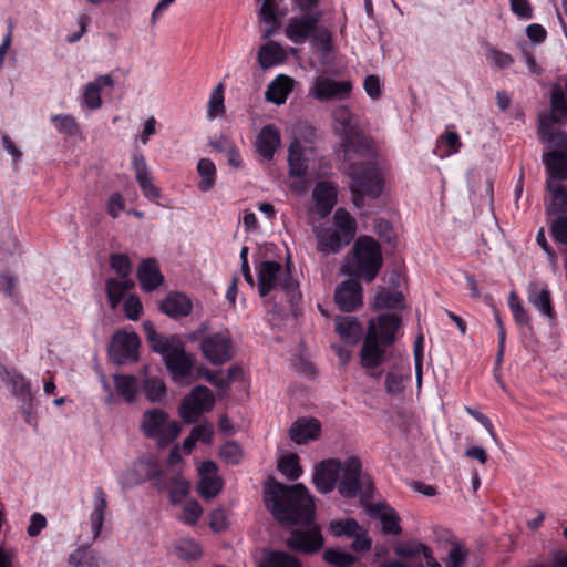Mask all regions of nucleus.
<instances>
[{
	"label": "nucleus",
	"mask_w": 567,
	"mask_h": 567,
	"mask_svg": "<svg viewBox=\"0 0 567 567\" xmlns=\"http://www.w3.org/2000/svg\"><path fill=\"white\" fill-rule=\"evenodd\" d=\"M543 162L548 175L547 181L567 179V156L558 151L544 153Z\"/></svg>",
	"instance_id": "obj_30"
},
{
	"label": "nucleus",
	"mask_w": 567,
	"mask_h": 567,
	"mask_svg": "<svg viewBox=\"0 0 567 567\" xmlns=\"http://www.w3.org/2000/svg\"><path fill=\"white\" fill-rule=\"evenodd\" d=\"M100 558L89 547H80L69 556V564L74 567H97Z\"/></svg>",
	"instance_id": "obj_45"
},
{
	"label": "nucleus",
	"mask_w": 567,
	"mask_h": 567,
	"mask_svg": "<svg viewBox=\"0 0 567 567\" xmlns=\"http://www.w3.org/2000/svg\"><path fill=\"white\" fill-rule=\"evenodd\" d=\"M219 455L228 464L237 465L240 463L243 452L238 443L228 441L221 446Z\"/></svg>",
	"instance_id": "obj_57"
},
{
	"label": "nucleus",
	"mask_w": 567,
	"mask_h": 567,
	"mask_svg": "<svg viewBox=\"0 0 567 567\" xmlns=\"http://www.w3.org/2000/svg\"><path fill=\"white\" fill-rule=\"evenodd\" d=\"M546 188L551 195L548 213H567V185L546 181Z\"/></svg>",
	"instance_id": "obj_40"
},
{
	"label": "nucleus",
	"mask_w": 567,
	"mask_h": 567,
	"mask_svg": "<svg viewBox=\"0 0 567 567\" xmlns=\"http://www.w3.org/2000/svg\"><path fill=\"white\" fill-rule=\"evenodd\" d=\"M566 91L559 85L554 84L550 90L551 118L555 123H561L567 120V97Z\"/></svg>",
	"instance_id": "obj_38"
},
{
	"label": "nucleus",
	"mask_w": 567,
	"mask_h": 567,
	"mask_svg": "<svg viewBox=\"0 0 567 567\" xmlns=\"http://www.w3.org/2000/svg\"><path fill=\"white\" fill-rule=\"evenodd\" d=\"M341 466L338 458L323 460L316 465L312 482L320 494H329L337 487Z\"/></svg>",
	"instance_id": "obj_14"
},
{
	"label": "nucleus",
	"mask_w": 567,
	"mask_h": 567,
	"mask_svg": "<svg viewBox=\"0 0 567 567\" xmlns=\"http://www.w3.org/2000/svg\"><path fill=\"white\" fill-rule=\"evenodd\" d=\"M224 113V85L219 83L210 93L207 116L208 118L213 120Z\"/></svg>",
	"instance_id": "obj_50"
},
{
	"label": "nucleus",
	"mask_w": 567,
	"mask_h": 567,
	"mask_svg": "<svg viewBox=\"0 0 567 567\" xmlns=\"http://www.w3.org/2000/svg\"><path fill=\"white\" fill-rule=\"evenodd\" d=\"M278 287H280L287 293L291 303L301 297L299 291V284L296 279L292 278L289 269L281 277Z\"/></svg>",
	"instance_id": "obj_58"
},
{
	"label": "nucleus",
	"mask_w": 567,
	"mask_h": 567,
	"mask_svg": "<svg viewBox=\"0 0 567 567\" xmlns=\"http://www.w3.org/2000/svg\"><path fill=\"white\" fill-rule=\"evenodd\" d=\"M199 348L204 358L214 365H221L233 358L234 344L229 330L210 332L203 337Z\"/></svg>",
	"instance_id": "obj_8"
},
{
	"label": "nucleus",
	"mask_w": 567,
	"mask_h": 567,
	"mask_svg": "<svg viewBox=\"0 0 567 567\" xmlns=\"http://www.w3.org/2000/svg\"><path fill=\"white\" fill-rule=\"evenodd\" d=\"M141 289L152 292L164 284V276L154 258H146L141 261L136 272Z\"/></svg>",
	"instance_id": "obj_23"
},
{
	"label": "nucleus",
	"mask_w": 567,
	"mask_h": 567,
	"mask_svg": "<svg viewBox=\"0 0 567 567\" xmlns=\"http://www.w3.org/2000/svg\"><path fill=\"white\" fill-rule=\"evenodd\" d=\"M528 301L542 312L545 317L553 320L556 318V312L551 303V295L546 285L543 287L539 284L532 282L527 290Z\"/></svg>",
	"instance_id": "obj_28"
},
{
	"label": "nucleus",
	"mask_w": 567,
	"mask_h": 567,
	"mask_svg": "<svg viewBox=\"0 0 567 567\" xmlns=\"http://www.w3.org/2000/svg\"><path fill=\"white\" fill-rule=\"evenodd\" d=\"M281 143L279 130L274 124L265 125L257 135L256 150L267 161H271Z\"/></svg>",
	"instance_id": "obj_26"
},
{
	"label": "nucleus",
	"mask_w": 567,
	"mask_h": 567,
	"mask_svg": "<svg viewBox=\"0 0 567 567\" xmlns=\"http://www.w3.org/2000/svg\"><path fill=\"white\" fill-rule=\"evenodd\" d=\"M307 529H295L287 539V546L303 554L318 553L323 546V537L318 525H309Z\"/></svg>",
	"instance_id": "obj_12"
},
{
	"label": "nucleus",
	"mask_w": 567,
	"mask_h": 567,
	"mask_svg": "<svg viewBox=\"0 0 567 567\" xmlns=\"http://www.w3.org/2000/svg\"><path fill=\"white\" fill-rule=\"evenodd\" d=\"M190 484L181 476H174L169 480V498L173 504H179L187 496Z\"/></svg>",
	"instance_id": "obj_49"
},
{
	"label": "nucleus",
	"mask_w": 567,
	"mask_h": 567,
	"mask_svg": "<svg viewBox=\"0 0 567 567\" xmlns=\"http://www.w3.org/2000/svg\"><path fill=\"white\" fill-rule=\"evenodd\" d=\"M159 310L169 318L179 319L190 315L193 303L185 293L171 291L161 301Z\"/></svg>",
	"instance_id": "obj_24"
},
{
	"label": "nucleus",
	"mask_w": 567,
	"mask_h": 567,
	"mask_svg": "<svg viewBox=\"0 0 567 567\" xmlns=\"http://www.w3.org/2000/svg\"><path fill=\"white\" fill-rule=\"evenodd\" d=\"M352 203L361 208L364 198H378L384 187V178L374 158L353 162L348 167Z\"/></svg>",
	"instance_id": "obj_2"
},
{
	"label": "nucleus",
	"mask_w": 567,
	"mask_h": 567,
	"mask_svg": "<svg viewBox=\"0 0 567 567\" xmlns=\"http://www.w3.org/2000/svg\"><path fill=\"white\" fill-rule=\"evenodd\" d=\"M215 396L210 389L205 385H196L181 401L178 413L186 424L195 423L198 417L213 410Z\"/></svg>",
	"instance_id": "obj_7"
},
{
	"label": "nucleus",
	"mask_w": 567,
	"mask_h": 567,
	"mask_svg": "<svg viewBox=\"0 0 567 567\" xmlns=\"http://www.w3.org/2000/svg\"><path fill=\"white\" fill-rule=\"evenodd\" d=\"M382 530L385 535H399L401 533L400 518L391 511L381 515Z\"/></svg>",
	"instance_id": "obj_63"
},
{
	"label": "nucleus",
	"mask_w": 567,
	"mask_h": 567,
	"mask_svg": "<svg viewBox=\"0 0 567 567\" xmlns=\"http://www.w3.org/2000/svg\"><path fill=\"white\" fill-rule=\"evenodd\" d=\"M265 505L274 518L284 525L309 526L313 523L315 501L301 483L286 485L270 480L265 488Z\"/></svg>",
	"instance_id": "obj_1"
},
{
	"label": "nucleus",
	"mask_w": 567,
	"mask_h": 567,
	"mask_svg": "<svg viewBox=\"0 0 567 567\" xmlns=\"http://www.w3.org/2000/svg\"><path fill=\"white\" fill-rule=\"evenodd\" d=\"M341 464L337 485L339 494L343 498L360 496L363 501H370L374 494V483L372 477L362 471L360 458L350 456Z\"/></svg>",
	"instance_id": "obj_5"
},
{
	"label": "nucleus",
	"mask_w": 567,
	"mask_h": 567,
	"mask_svg": "<svg viewBox=\"0 0 567 567\" xmlns=\"http://www.w3.org/2000/svg\"><path fill=\"white\" fill-rule=\"evenodd\" d=\"M141 431L146 437L156 440L161 447H165L178 436L181 425L177 421H171L167 412L155 408L143 413Z\"/></svg>",
	"instance_id": "obj_6"
},
{
	"label": "nucleus",
	"mask_w": 567,
	"mask_h": 567,
	"mask_svg": "<svg viewBox=\"0 0 567 567\" xmlns=\"http://www.w3.org/2000/svg\"><path fill=\"white\" fill-rule=\"evenodd\" d=\"M131 164L143 196L150 202L159 205L158 199L162 196V190L154 184L144 155L140 152H134L131 157Z\"/></svg>",
	"instance_id": "obj_13"
},
{
	"label": "nucleus",
	"mask_w": 567,
	"mask_h": 567,
	"mask_svg": "<svg viewBox=\"0 0 567 567\" xmlns=\"http://www.w3.org/2000/svg\"><path fill=\"white\" fill-rule=\"evenodd\" d=\"M164 363L174 381L186 379L190 375L194 368V360L192 355L185 351L182 341H177L175 348L169 351V353H166Z\"/></svg>",
	"instance_id": "obj_15"
},
{
	"label": "nucleus",
	"mask_w": 567,
	"mask_h": 567,
	"mask_svg": "<svg viewBox=\"0 0 567 567\" xmlns=\"http://www.w3.org/2000/svg\"><path fill=\"white\" fill-rule=\"evenodd\" d=\"M378 341L384 347H389L395 342V333L401 326V318L395 313H381L377 319Z\"/></svg>",
	"instance_id": "obj_29"
},
{
	"label": "nucleus",
	"mask_w": 567,
	"mask_h": 567,
	"mask_svg": "<svg viewBox=\"0 0 567 567\" xmlns=\"http://www.w3.org/2000/svg\"><path fill=\"white\" fill-rule=\"evenodd\" d=\"M321 434V423L313 417H299L289 429L290 439L297 444H307Z\"/></svg>",
	"instance_id": "obj_25"
},
{
	"label": "nucleus",
	"mask_w": 567,
	"mask_h": 567,
	"mask_svg": "<svg viewBox=\"0 0 567 567\" xmlns=\"http://www.w3.org/2000/svg\"><path fill=\"white\" fill-rule=\"evenodd\" d=\"M106 508V494L102 487H97L94 492L93 511L90 514V523L94 538H97L102 532Z\"/></svg>",
	"instance_id": "obj_34"
},
{
	"label": "nucleus",
	"mask_w": 567,
	"mask_h": 567,
	"mask_svg": "<svg viewBox=\"0 0 567 567\" xmlns=\"http://www.w3.org/2000/svg\"><path fill=\"white\" fill-rule=\"evenodd\" d=\"M338 308L343 312H353L363 303V288L358 278H350L337 285L333 296Z\"/></svg>",
	"instance_id": "obj_11"
},
{
	"label": "nucleus",
	"mask_w": 567,
	"mask_h": 567,
	"mask_svg": "<svg viewBox=\"0 0 567 567\" xmlns=\"http://www.w3.org/2000/svg\"><path fill=\"white\" fill-rule=\"evenodd\" d=\"M197 491L204 499L216 497L223 489V480L218 475V467L213 461H205L198 467Z\"/></svg>",
	"instance_id": "obj_16"
},
{
	"label": "nucleus",
	"mask_w": 567,
	"mask_h": 567,
	"mask_svg": "<svg viewBox=\"0 0 567 567\" xmlns=\"http://www.w3.org/2000/svg\"><path fill=\"white\" fill-rule=\"evenodd\" d=\"M278 471L289 481L298 480L303 473L300 458L296 453L281 456L278 461Z\"/></svg>",
	"instance_id": "obj_43"
},
{
	"label": "nucleus",
	"mask_w": 567,
	"mask_h": 567,
	"mask_svg": "<svg viewBox=\"0 0 567 567\" xmlns=\"http://www.w3.org/2000/svg\"><path fill=\"white\" fill-rule=\"evenodd\" d=\"M143 390L146 399L152 402H159L166 395V385L159 378H147L144 380Z\"/></svg>",
	"instance_id": "obj_46"
},
{
	"label": "nucleus",
	"mask_w": 567,
	"mask_h": 567,
	"mask_svg": "<svg viewBox=\"0 0 567 567\" xmlns=\"http://www.w3.org/2000/svg\"><path fill=\"white\" fill-rule=\"evenodd\" d=\"M282 0H264L259 16L260 19L269 24L277 25L279 23L278 20V3Z\"/></svg>",
	"instance_id": "obj_59"
},
{
	"label": "nucleus",
	"mask_w": 567,
	"mask_h": 567,
	"mask_svg": "<svg viewBox=\"0 0 567 567\" xmlns=\"http://www.w3.org/2000/svg\"><path fill=\"white\" fill-rule=\"evenodd\" d=\"M289 176L301 178L307 173V161L298 143H292L288 150Z\"/></svg>",
	"instance_id": "obj_42"
},
{
	"label": "nucleus",
	"mask_w": 567,
	"mask_h": 567,
	"mask_svg": "<svg viewBox=\"0 0 567 567\" xmlns=\"http://www.w3.org/2000/svg\"><path fill=\"white\" fill-rule=\"evenodd\" d=\"M352 260L344 266L343 272L372 282L383 265L380 244L371 236H360L352 248Z\"/></svg>",
	"instance_id": "obj_3"
},
{
	"label": "nucleus",
	"mask_w": 567,
	"mask_h": 567,
	"mask_svg": "<svg viewBox=\"0 0 567 567\" xmlns=\"http://www.w3.org/2000/svg\"><path fill=\"white\" fill-rule=\"evenodd\" d=\"M334 121L341 126L339 135L349 133L359 127L355 116L352 114L349 107L339 106L333 112Z\"/></svg>",
	"instance_id": "obj_47"
},
{
	"label": "nucleus",
	"mask_w": 567,
	"mask_h": 567,
	"mask_svg": "<svg viewBox=\"0 0 567 567\" xmlns=\"http://www.w3.org/2000/svg\"><path fill=\"white\" fill-rule=\"evenodd\" d=\"M550 234L553 239L563 245H567V216L561 215L553 220L550 225Z\"/></svg>",
	"instance_id": "obj_61"
},
{
	"label": "nucleus",
	"mask_w": 567,
	"mask_h": 567,
	"mask_svg": "<svg viewBox=\"0 0 567 567\" xmlns=\"http://www.w3.org/2000/svg\"><path fill=\"white\" fill-rule=\"evenodd\" d=\"M140 346L141 339L136 332L117 330L111 338L109 357L117 365L136 362L140 358Z\"/></svg>",
	"instance_id": "obj_9"
},
{
	"label": "nucleus",
	"mask_w": 567,
	"mask_h": 567,
	"mask_svg": "<svg viewBox=\"0 0 567 567\" xmlns=\"http://www.w3.org/2000/svg\"><path fill=\"white\" fill-rule=\"evenodd\" d=\"M113 381L117 394L128 403L134 402L138 392L137 378L132 374H114Z\"/></svg>",
	"instance_id": "obj_39"
},
{
	"label": "nucleus",
	"mask_w": 567,
	"mask_h": 567,
	"mask_svg": "<svg viewBox=\"0 0 567 567\" xmlns=\"http://www.w3.org/2000/svg\"><path fill=\"white\" fill-rule=\"evenodd\" d=\"M135 471L140 475L138 482L154 481L158 489L167 487L166 478L159 463L153 457H143L135 463Z\"/></svg>",
	"instance_id": "obj_27"
},
{
	"label": "nucleus",
	"mask_w": 567,
	"mask_h": 567,
	"mask_svg": "<svg viewBox=\"0 0 567 567\" xmlns=\"http://www.w3.org/2000/svg\"><path fill=\"white\" fill-rule=\"evenodd\" d=\"M143 329L151 349L156 353H161L163 359L166 357V353H169L175 348L176 342L181 341L176 337L169 339L158 333L151 321L144 322Z\"/></svg>",
	"instance_id": "obj_33"
},
{
	"label": "nucleus",
	"mask_w": 567,
	"mask_h": 567,
	"mask_svg": "<svg viewBox=\"0 0 567 567\" xmlns=\"http://www.w3.org/2000/svg\"><path fill=\"white\" fill-rule=\"evenodd\" d=\"M258 567H302V565L297 557L287 551L264 548Z\"/></svg>",
	"instance_id": "obj_31"
},
{
	"label": "nucleus",
	"mask_w": 567,
	"mask_h": 567,
	"mask_svg": "<svg viewBox=\"0 0 567 567\" xmlns=\"http://www.w3.org/2000/svg\"><path fill=\"white\" fill-rule=\"evenodd\" d=\"M359 530H361V527L354 518L332 520L330 523V532L337 537H352Z\"/></svg>",
	"instance_id": "obj_52"
},
{
	"label": "nucleus",
	"mask_w": 567,
	"mask_h": 567,
	"mask_svg": "<svg viewBox=\"0 0 567 567\" xmlns=\"http://www.w3.org/2000/svg\"><path fill=\"white\" fill-rule=\"evenodd\" d=\"M341 146L344 155L350 159V154H355L367 159H372L375 156V151L372 141L362 132L360 127L349 131L341 136Z\"/></svg>",
	"instance_id": "obj_17"
},
{
	"label": "nucleus",
	"mask_w": 567,
	"mask_h": 567,
	"mask_svg": "<svg viewBox=\"0 0 567 567\" xmlns=\"http://www.w3.org/2000/svg\"><path fill=\"white\" fill-rule=\"evenodd\" d=\"M352 91L350 81H336L330 78H318L315 82L312 95L319 101L343 100Z\"/></svg>",
	"instance_id": "obj_19"
},
{
	"label": "nucleus",
	"mask_w": 567,
	"mask_h": 567,
	"mask_svg": "<svg viewBox=\"0 0 567 567\" xmlns=\"http://www.w3.org/2000/svg\"><path fill=\"white\" fill-rule=\"evenodd\" d=\"M539 137L543 143L556 146L567 145V134L554 128L551 125L542 124L539 127Z\"/></svg>",
	"instance_id": "obj_51"
},
{
	"label": "nucleus",
	"mask_w": 567,
	"mask_h": 567,
	"mask_svg": "<svg viewBox=\"0 0 567 567\" xmlns=\"http://www.w3.org/2000/svg\"><path fill=\"white\" fill-rule=\"evenodd\" d=\"M336 331L340 339L348 344H355L362 336V327L354 317H338Z\"/></svg>",
	"instance_id": "obj_35"
},
{
	"label": "nucleus",
	"mask_w": 567,
	"mask_h": 567,
	"mask_svg": "<svg viewBox=\"0 0 567 567\" xmlns=\"http://www.w3.org/2000/svg\"><path fill=\"white\" fill-rule=\"evenodd\" d=\"M0 378L7 385L11 386L12 394L21 402L33 400L34 395L31 391L30 381L14 368L1 365Z\"/></svg>",
	"instance_id": "obj_22"
},
{
	"label": "nucleus",
	"mask_w": 567,
	"mask_h": 567,
	"mask_svg": "<svg viewBox=\"0 0 567 567\" xmlns=\"http://www.w3.org/2000/svg\"><path fill=\"white\" fill-rule=\"evenodd\" d=\"M197 172L200 177L198 189L203 193L210 190L216 183V166L209 158H200L197 163Z\"/></svg>",
	"instance_id": "obj_41"
},
{
	"label": "nucleus",
	"mask_w": 567,
	"mask_h": 567,
	"mask_svg": "<svg viewBox=\"0 0 567 567\" xmlns=\"http://www.w3.org/2000/svg\"><path fill=\"white\" fill-rule=\"evenodd\" d=\"M176 555L187 561L197 560L202 556L199 545L193 540H181L175 545Z\"/></svg>",
	"instance_id": "obj_54"
},
{
	"label": "nucleus",
	"mask_w": 567,
	"mask_h": 567,
	"mask_svg": "<svg viewBox=\"0 0 567 567\" xmlns=\"http://www.w3.org/2000/svg\"><path fill=\"white\" fill-rule=\"evenodd\" d=\"M302 13L300 17L291 18L286 27L287 38L296 44H302L312 38L323 17L322 11Z\"/></svg>",
	"instance_id": "obj_10"
},
{
	"label": "nucleus",
	"mask_w": 567,
	"mask_h": 567,
	"mask_svg": "<svg viewBox=\"0 0 567 567\" xmlns=\"http://www.w3.org/2000/svg\"><path fill=\"white\" fill-rule=\"evenodd\" d=\"M134 281L132 279L117 280L115 278H107L105 281V291L112 309H115L124 295L134 288Z\"/></svg>",
	"instance_id": "obj_37"
},
{
	"label": "nucleus",
	"mask_w": 567,
	"mask_h": 567,
	"mask_svg": "<svg viewBox=\"0 0 567 567\" xmlns=\"http://www.w3.org/2000/svg\"><path fill=\"white\" fill-rule=\"evenodd\" d=\"M374 303L375 307L382 309H402L404 296L400 291H391L382 288L377 292Z\"/></svg>",
	"instance_id": "obj_44"
},
{
	"label": "nucleus",
	"mask_w": 567,
	"mask_h": 567,
	"mask_svg": "<svg viewBox=\"0 0 567 567\" xmlns=\"http://www.w3.org/2000/svg\"><path fill=\"white\" fill-rule=\"evenodd\" d=\"M284 276L282 266L275 260H265L257 266L258 292L260 297H266L278 287Z\"/></svg>",
	"instance_id": "obj_20"
},
{
	"label": "nucleus",
	"mask_w": 567,
	"mask_h": 567,
	"mask_svg": "<svg viewBox=\"0 0 567 567\" xmlns=\"http://www.w3.org/2000/svg\"><path fill=\"white\" fill-rule=\"evenodd\" d=\"M313 49L319 52L321 55L326 56L331 53L332 45V35L330 31L327 29L317 31L315 35L311 38Z\"/></svg>",
	"instance_id": "obj_55"
},
{
	"label": "nucleus",
	"mask_w": 567,
	"mask_h": 567,
	"mask_svg": "<svg viewBox=\"0 0 567 567\" xmlns=\"http://www.w3.org/2000/svg\"><path fill=\"white\" fill-rule=\"evenodd\" d=\"M203 514V508L197 501L187 502L183 507L181 519L187 525H195Z\"/></svg>",
	"instance_id": "obj_62"
},
{
	"label": "nucleus",
	"mask_w": 567,
	"mask_h": 567,
	"mask_svg": "<svg viewBox=\"0 0 567 567\" xmlns=\"http://www.w3.org/2000/svg\"><path fill=\"white\" fill-rule=\"evenodd\" d=\"M110 266L122 279H130L132 270L131 260L125 254H112L110 257Z\"/></svg>",
	"instance_id": "obj_56"
},
{
	"label": "nucleus",
	"mask_w": 567,
	"mask_h": 567,
	"mask_svg": "<svg viewBox=\"0 0 567 567\" xmlns=\"http://www.w3.org/2000/svg\"><path fill=\"white\" fill-rule=\"evenodd\" d=\"M355 234V219L346 208L339 207L333 215V227L317 233V249L323 255L338 254L354 239Z\"/></svg>",
	"instance_id": "obj_4"
},
{
	"label": "nucleus",
	"mask_w": 567,
	"mask_h": 567,
	"mask_svg": "<svg viewBox=\"0 0 567 567\" xmlns=\"http://www.w3.org/2000/svg\"><path fill=\"white\" fill-rule=\"evenodd\" d=\"M384 357L385 347L378 341L375 326L371 322L360 351L361 365L365 369H375L383 363Z\"/></svg>",
	"instance_id": "obj_18"
},
{
	"label": "nucleus",
	"mask_w": 567,
	"mask_h": 567,
	"mask_svg": "<svg viewBox=\"0 0 567 567\" xmlns=\"http://www.w3.org/2000/svg\"><path fill=\"white\" fill-rule=\"evenodd\" d=\"M509 309L512 311L514 321L518 326H529L530 318L528 312L524 309L519 299L516 298L515 293L512 292L509 300Z\"/></svg>",
	"instance_id": "obj_60"
},
{
	"label": "nucleus",
	"mask_w": 567,
	"mask_h": 567,
	"mask_svg": "<svg viewBox=\"0 0 567 567\" xmlns=\"http://www.w3.org/2000/svg\"><path fill=\"white\" fill-rule=\"evenodd\" d=\"M292 89L293 80L288 75L279 74L269 83L266 100L276 105H281L287 101Z\"/></svg>",
	"instance_id": "obj_32"
},
{
	"label": "nucleus",
	"mask_w": 567,
	"mask_h": 567,
	"mask_svg": "<svg viewBox=\"0 0 567 567\" xmlns=\"http://www.w3.org/2000/svg\"><path fill=\"white\" fill-rule=\"evenodd\" d=\"M312 197L316 212L321 218H326L337 204L338 189L331 182L320 181L313 188Z\"/></svg>",
	"instance_id": "obj_21"
},
{
	"label": "nucleus",
	"mask_w": 567,
	"mask_h": 567,
	"mask_svg": "<svg viewBox=\"0 0 567 567\" xmlns=\"http://www.w3.org/2000/svg\"><path fill=\"white\" fill-rule=\"evenodd\" d=\"M486 58L498 69H507L514 63V59L511 54L495 48L487 50Z\"/></svg>",
	"instance_id": "obj_64"
},
{
	"label": "nucleus",
	"mask_w": 567,
	"mask_h": 567,
	"mask_svg": "<svg viewBox=\"0 0 567 567\" xmlns=\"http://www.w3.org/2000/svg\"><path fill=\"white\" fill-rule=\"evenodd\" d=\"M51 122L55 125V128L65 135L75 136L80 132V126L74 116L69 114H55L51 115Z\"/></svg>",
	"instance_id": "obj_48"
},
{
	"label": "nucleus",
	"mask_w": 567,
	"mask_h": 567,
	"mask_svg": "<svg viewBox=\"0 0 567 567\" xmlns=\"http://www.w3.org/2000/svg\"><path fill=\"white\" fill-rule=\"evenodd\" d=\"M285 60V52L279 43L268 41L258 51V63L261 69L267 70L281 63Z\"/></svg>",
	"instance_id": "obj_36"
},
{
	"label": "nucleus",
	"mask_w": 567,
	"mask_h": 567,
	"mask_svg": "<svg viewBox=\"0 0 567 567\" xmlns=\"http://www.w3.org/2000/svg\"><path fill=\"white\" fill-rule=\"evenodd\" d=\"M324 560L337 567H349L357 561V558L343 550L329 548L323 553Z\"/></svg>",
	"instance_id": "obj_53"
}]
</instances>
